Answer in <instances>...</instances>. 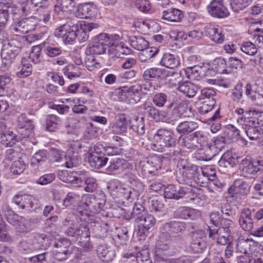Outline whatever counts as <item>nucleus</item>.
<instances>
[{"mask_svg": "<svg viewBox=\"0 0 263 263\" xmlns=\"http://www.w3.org/2000/svg\"><path fill=\"white\" fill-rule=\"evenodd\" d=\"M99 25L95 23L84 22L80 25V30L77 25L72 23H67L59 27L54 31V34L58 37H61L65 44L72 42L76 39L77 36L81 31L85 33L83 39L87 40L88 35L87 32L91 31L93 29L98 28Z\"/></svg>", "mask_w": 263, "mask_h": 263, "instance_id": "obj_1", "label": "nucleus"}, {"mask_svg": "<svg viewBox=\"0 0 263 263\" xmlns=\"http://www.w3.org/2000/svg\"><path fill=\"white\" fill-rule=\"evenodd\" d=\"M176 141V138L172 130L160 128L153 136L151 148L155 151L162 152L165 148L175 146Z\"/></svg>", "mask_w": 263, "mask_h": 263, "instance_id": "obj_2", "label": "nucleus"}, {"mask_svg": "<svg viewBox=\"0 0 263 263\" xmlns=\"http://www.w3.org/2000/svg\"><path fill=\"white\" fill-rule=\"evenodd\" d=\"M180 248H176L174 245L158 240L155 252V263H172V260L168 258L170 256L178 253Z\"/></svg>", "mask_w": 263, "mask_h": 263, "instance_id": "obj_3", "label": "nucleus"}, {"mask_svg": "<svg viewBox=\"0 0 263 263\" xmlns=\"http://www.w3.org/2000/svg\"><path fill=\"white\" fill-rule=\"evenodd\" d=\"M182 107V104H179L175 107L173 114L175 116L173 119L170 120L166 117V112L165 111L159 110L153 106H144V110L145 112L147 114L148 117L153 119L156 122H166L168 123L174 124L175 121L180 118L182 114L180 112V109Z\"/></svg>", "mask_w": 263, "mask_h": 263, "instance_id": "obj_4", "label": "nucleus"}, {"mask_svg": "<svg viewBox=\"0 0 263 263\" xmlns=\"http://www.w3.org/2000/svg\"><path fill=\"white\" fill-rule=\"evenodd\" d=\"M225 145L226 141L224 137L218 136L213 137L212 140L206 144L205 152L207 153V155L203 156H199V154L203 153V151L200 150L195 154V157L199 160H211L224 147Z\"/></svg>", "mask_w": 263, "mask_h": 263, "instance_id": "obj_5", "label": "nucleus"}, {"mask_svg": "<svg viewBox=\"0 0 263 263\" xmlns=\"http://www.w3.org/2000/svg\"><path fill=\"white\" fill-rule=\"evenodd\" d=\"M111 39L106 33H100L96 36L86 49L87 54H101L111 44Z\"/></svg>", "mask_w": 263, "mask_h": 263, "instance_id": "obj_6", "label": "nucleus"}, {"mask_svg": "<svg viewBox=\"0 0 263 263\" xmlns=\"http://www.w3.org/2000/svg\"><path fill=\"white\" fill-rule=\"evenodd\" d=\"M239 170L241 175L245 177L255 175L257 172L263 171V160L254 159L247 157L241 160Z\"/></svg>", "mask_w": 263, "mask_h": 263, "instance_id": "obj_7", "label": "nucleus"}, {"mask_svg": "<svg viewBox=\"0 0 263 263\" xmlns=\"http://www.w3.org/2000/svg\"><path fill=\"white\" fill-rule=\"evenodd\" d=\"M185 229V224L183 222L171 221L165 223L161 229L159 240L170 243L174 234L181 233Z\"/></svg>", "mask_w": 263, "mask_h": 263, "instance_id": "obj_8", "label": "nucleus"}, {"mask_svg": "<svg viewBox=\"0 0 263 263\" xmlns=\"http://www.w3.org/2000/svg\"><path fill=\"white\" fill-rule=\"evenodd\" d=\"M200 132L197 131L187 136H181L178 141L179 145L187 149H195L201 144L206 139Z\"/></svg>", "mask_w": 263, "mask_h": 263, "instance_id": "obj_9", "label": "nucleus"}, {"mask_svg": "<svg viewBox=\"0 0 263 263\" xmlns=\"http://www.w3.org/2000/svg\"><path fill=\"white\" fill-rule=\"evenodd\" d=\"M136 222L138 223L137 235L140 239H144L149 233V230L155 224L156 220L152 215L146 213L138 217Z\"/></svg>", "mask_w": 263, "mask_h": 263, "instance_id": "obj_10", "label": "nucleus"}, {"mask_svg": "<svg viewBox=\"0 0 263 263\" xmlns=\"http://www.w3.org/2000/svg\"><path fill=\"white\" fill-rule=\"evenodd\" d=\"M139 165L145 175H155L161 167V160L157 156H151L141 161Z\"/></svg>", "mask_w": 263, "mask_h": 263, "instance_id": "obj_11", "label": "nucleus"}, {"mask_svg": "<svg viewBox=\"0 0 263 263\" xmlns=\"http://www.w3.org/2000/svg\"><path fill=\"white\" fill-rule=\"evenodd\" d=\"M101 149L104 151L102 145H96L94 147V151L89 155L88 162L93 168L99 169L102 167L106 164L108 160Z\"/></svg>", "mask_w": 263, "mask_h": 263, "instance_id": "obj_12", "label": "nucleus"}, {"mask_svg": "<svg viewBox=\"0 0 263 263\" xmlns=\"http://www.w3.org/2000/svg\"><path fill=\"white\" fill-rule=\"evenodd\" d=\"M141 86L139 84L129 87L123 86L119 89V93L124 96L130 104H136L141 99L140 91Z\"/></svg>", "mask_w": 263, "mask_h": 263, "instance_id": "obj_13", "label": "nucleus"}, {"mask_svg": "<svg viewBox=\"0 0 263 263\" xmlns=\"http://www.w3.org/2000/svg\"><path fill=\"white\" fill-rule=\"evenodd\" d=\"M130 186L127 187L124 198L129 202L137 199L144 190V185L142 182L137 178H130Z\"/></svg>", "mask_w": 263, "mask_h": 263, "instance_id": "obj_14", "label": "nucleus"}, {"mask_svg": "<svg viewBox=\"0 0 263 263\" xmlns=\"http://www.w3.org/2000/svg\"><path fill=\"white\" fill-rule=\"evenodd\" d=\"M204 236V232L202 230H197L192 233L190 249L193 252L200 253L206 248V243L203 239Z\"/></svg>", "mask_w": 263, "mask_h": 263, "instance_id": "obj_15", "label": "nucleus"}, {"mask_svg": "<svg viewBox=\"0 0 263 263\" xmlns=\"http://www.w3.org/2000/svg\"><path fill=\"white\" fill-rule=\"evenodd\" d=\"M257 248V243L252 239L247 238L246 239L239 238L236 245V251L245 254L248 258L253 257L255 254Z\"/></svg>", "mask_w": 263, "mask_h": 263, "instance_id": "obj_16", "label": "nucleus"}, {"mask_svg": "<svg viewBox=\"0 0 263 263\" xmlns=\"http://www.w3.org/2000/svg\"><path fill=\"white\" fill-rule=\"evenodd\" d=\"M210 14L217 18H224L229 15V12L224 6L223 0H213L207 7Z\"/></svg>", "mask_w": 263, "mask_h": 263, "instance_id": "obj_17", "label": "nucleus"}, {"mask_svg": "<svg viewBox=\"0 0 263 263\" xmlns=\"http://www.w3.org/2000/svg\"><path fill=\"white\" fill-rule=\"evenodd\" d=\"M189 189L174 184L168 185L164 189V197L168 199L178 200L189 193Z\"/></svg>", "mask_w": 263, "mask_h": 263, "instance_id": "obj_18", "label": "nucleus"}, {"mask_svg": "<svg viewBox=\"0 0 263 263\" xmlns=\"http://www.w3.org/2000/svg\"><path fill=\"white\" fill-rule=\"evenodd\" d=\"M204 32L206 35L214 42L221 44L223 42L225 36L223 33L222 28L218 25H209L205 27Z\"/></svg>", "mask_w": 263, "mask_h": 263, "instance_id": "obj_19", "label": "nucleus"}, {"mask_svg": "<svg viewBox=\"0 0 263 263\" xmlns=\"http://www.w3.org/2000/svg\"><path fill=\"white\" fill-rule=\"evenodd\" d=\"M239 225L245 231H251L254 227L253 219L251 210L249 208H244L240 213Z\"/></svg>", "mask_w": 263, "mask_h": 263, "instance_id": "obj_20", "label": "nucleus"}, {"mask_svg": "<svg viewBox=\"0 0 263 263\" xmlns=\"http://www.w3.org/2000/svg\"><path fill=\"white\" fill-rule=\"evenodd\" d=\"M36 25L37 22L35 17H27L18 21L16 24L14 30L16 32L25 34L34 30Z\"/></svg>", "mask_w": 263, "mask_h": 263, "instance_id": "obj_21", "label": "nucleus"}, {"mask_svg": "<svg viewBox=\"0 0 263 263\" xmlns=\"http://www.w3.org/2000/svg\"><path fill=\"white\" fill-rule=\"evenodd\" d=\"M17 126L22 130L21 134L24 138L28 137L34 128L32 120L28 119L24 114L18 117Z\"/></svg>", "mask_w": 263, "mask_h": 263, "instance_id": "obj_22", "label": "nucleus"}, {"mask_svg": "<svg viewBox=\"0 0 263 263\" xmlns=\"http://www.w3.org/2000/svg\"><path fill=\"white\" fill-rule=\"evenodd\" d=\"M174 217L183 219H195L200 215L199 211L186 206H181L177 209L174 214Z\"/></svg>", "mask_w": 263, "mask_h": 263, "instance_id": "obj_23", "label": "nucleus"}, {"mask_svg": "<svg viewBox=\"0 0 263 263\" xmlns=\"http://www.w3.org/2000/svg\"><path fill=\"white\" fill-rule=\"evenodd\" d=\"M97 12L96 7L89 3H84L78 6L76 16L80 18H87L93 17Z\"/></svg>", "mask_w": 263, "mask_h": 263, "instance_id": "obj_24", "label": "nucleus"}, {"mask_svg": "<svg viewBox=\"0 0 263 263\" xmlns=\"http://www.w3.org/2000/svg\"><path fill=\"white\" fill-rule=\"evenodd\" d=\"M246 94L256 105L263 106V92L257 90V86L254 85L247 84L246 86Z\"/></svg>", "mask_w": 263, "mask_h": 263, "instance_id": "obj_25", "label": "nucleus"}, {"mask_svg": "<svg viewBox=\"0 0 263 263\" xmlns=\"http://www.w3.org/2000/svg\"><path fill=\"white\" fill-rule=\"evenodd\" d=\"M109 54H112L115 57L122 58L125 55H128L132 53V50L122 43L118 44L111 42V44L108 49Z\"/></svg>", "mask_w": 263, "mask_h": 263, "instance_id": "obj_26", "label": "nucleus"}, {"mask_svg": "<svg viewBox=\"0 0 263 263\" xmlns=\"http://www.w3.org/2000/svg\"><path fill=\"white\" fill-rule=\"evenodd\" d=\"M33 197L30 195H16L13 198V202L22 209L29 210L33 206Z\"/></svg>", "mask_w": 263, "mask_h": 263, "instance_id": "obj_27", "label": "nucleus"}, {"mask_svg": "<svg viewBox=\"0 0 263 263\" xmlns=\"http://www.w3.org/2000/svg\"><path fill=\"white\" fill-rule=\"evenodd\" d=\"M164 69L151 68L146 69L142 74L144 81L148 82L155 80L162 79Z\"/></svg>", "mask_w": 263, "mask_h": 263, "instance_id": "obj_28", "label": "nucleus"}, {"mask_svg": "<svg viewBox=\"0 0 263 263\" xmlns=\"http://www.w3.org/2000/svg\"><path fill=\"white\" fill-rule=\"evenodd\" d=\"M160 64L168 68L173 69L179 66L180 63L178 57L170 53H165L161 60Z\"/></svg>", "mask_w": 263, "mask_h": 263, "instance_id": "obj_29", "label": "nucleus"}, {"mask_svg": "<svg viewBox=\"0 0 263 263\" xmlns=\"http://www.w3.org/2000/svg\"><path fill=\"white\" fill-rule=\"evenodd\" d=\"M198 168L195 165L183 166L182 167V174L188 179H193L197 183H203V181H200L198 177Z\"/></svg>", "mask_w": 263, "mask_h": 263, "instance_id": "obj_30", "label": "nucleus"}, {"mask_svg": "<svg viewBox=\"0 0 263 263\" xmlns=\"http://www.w3.org/2000/svg\"><path fill=\"white\" fill-rule=\"evenodd\" d=\"M183 17L182 12L175 8H170L163 11L162 18L171 22H179Z\"/></svg>", "mask_w": 263, "mask_h": 263, "instance_id": "obj_31", "label": "nucleus"}, {"mask_svg": "<svg viewBox=\"0 0 263 263\" xmlns=\"http://www.w3.org/2000/svg\"><path fill=\"white\" fill-rule=\"evenodd\" d=\"M198 89L197 86L188 81L181 83L178 87V90L189 98L194 97Z\"/></svg>", "mask_w": 263, "mask_h": 263, "instance_id": "obj_32", "label": "nucleus"}, {"mask_svg": "<svg viewBox=\"0 0 263 263\" xmlns=\"http://www.w3.org/2000/svg\"><path fill=\"white\" fill-rule=\"evenodd\" d=\"M85 171H72L68 174L63 181L67 183H70L73 185H79L84 182L85 179Z\"/></svg>", "mask_w": 263, "mask_h": 263, "instance_id": "obj_33", "label": "nucleus"}, {"mask_svg": "<svg viewBox=\"0 0 263 263\" xmlns=\"http://www.w3.org/2000/svg\"><path fill=\"white\" fill-rule=\"evenodd\" d=\"M168 82L172 86L179 85L181 84L182 77L180 72L170 71L164 69L163 78Z\"/></svg>", "mask_w": 263, "mask_h": 263, "instance_id": "obj_34", "label": "nucleus"}, {"mask_svg": "<svg viewBox=\"0 0 263 263\" xmlns=\"http://www.w3.org/2000/svg\"><path fill=\"white\" fill-rule=\"evenodd\" d=\"M98 251L99 257L105 262H111L116 256L115 249L110 247H101Z\"/></svg>", "mask_w": 263, "mask_h": 263, "instance_id": "obj_35", "label": "nucleus"}, {"mask_svg": "<svg viewBox=\"0 0 263 263\" xmlns=\"http://www.w3.org/2000/svg\"><path fill=\"white\" fill-rule=\"evenodd\" d=\"M64 162L67 168L77 167L81 163V158L77 153H74L69 149L66 153Z\"/></svg>", "mask_w": 263, "mask_h": 263, "instance_id": "obj_36", "label": "nucleus"}, {"mask_svg": "<svg viewBox=\"0 0 263 263\" xmlns=\"http://www.w3.org/2000/svg\"><path fill=\"white\" fill-rule=\"evenodd\" d=\"M52 7L49 5L40 8L37 10V16H34L36 21L42 22L44 24H47L51 19L52 16Z\"/></svg>", "mask_w": 263, "mask_h": 263, "instance_id": "obj_37", "label": "nucleus"}, {"mask_svg": "<svg viewBox=\"0 0 263 263\" xmlns=\"http://www.w3.org/2000/svg\"><path fill=\"white\" fill-rule=\"evenodd\" d=\"M77 4L75 0H57L54 5V12L59 13L60 12L71 10Z\"/></svg>", "mask_w": 263, "mask_h": 263, "instance_id": "obj_38", "label": "nucleus"}, {"mask_svg": "<svg viewBox=\"0 0 263 263\" xmlns=\"http://www.w3.org/2000/svg\"><path fill=\"white\" fill-rule=\"evenodd\" d=\"M129 41L130 45L138 50H143L148 46V42L142 36L132 35Z\"/></svg>", "mask_w": 263, "mask_h": 263, "instance_id": "obj_39", "label": "nucleus"}, {"mask_svg": "<svg viewBox=\"0 0 263 263\" xmlns=\"http://www.w3.org/2000/svg\"><path fill=\"white\" fill-rule=\"evenodd\" d=\"M198 124L194 121H185L180 122L176 127L179 134L190 133L197 128Z\"/></svg>", "mask_w": 263, "mask_h": 263, "instance_id": "obj_40", "label": "nucleus"}, {"mask_svg": "<svg viewBox=\"0 0 263 263\" xmlns=\"http://www.w3.org/2000/svg\"><path fill=\"white\" fill-rule=\"evenodd\" d=\"M18 54L10 49L9 47L3 46L1 55L3 62L6 65H9L12 63Z\"/></svg>", "mask_w": 263, "mask_h": 263, "instance_id": "obj_41", "label": "nucleus"}, {"mask_svg": "<svg viewBox=\"0 0 263 263\" xmlns=\"http://www.w3.org/2000/svg\"><path fill=\"white\" fill-rule=\"evenodd\" d=\"M61 124L60 118L54 115L47 116L46 119V129L49 132H54Z\"/></svg>", "mask_w": 263, "mask_h": 263, "instance_id": "obj_42", "label": "nucleus"}, {"mask_svg": "<svg viewBox=\"0 0 263 263\" xmlns=\"http://www.w3.org/2000/svg\"><path fill=\"white\" fill-rule=\"evenodd\" d=\"M250 188V186L247 182L241 180H236L230 189L233 190L235 193L239 192L241 194H245L249 192Z\"/></svg>", "mask_w": 263, "mask_h": 263, "instance_id": "obj_43", "label": "nucleus"}, {"mask_svg": "<svg viewBox=\"0 0 263 263\" xmlns=\"http://www.w3.org/2000/svg\"><path fill=\"white\" fill-rule=\"evenodd\" d=\"M209 236L215 240L217 245L224 246L227 243L230 242L232 240L231 238L228 237L226 236H222L216 233H214L212 231V229L210 227H209Z\"/></svg>", "mask_w": 263, "mask_h": 263, "instance_id": "obj_44", "label": "nucleus"}, {"mask_svg": "<svg viewBox=\"0 0 263 263\" xmlns=\"http://www.w3.org/2000/svg\"><path fill=\"white\" fill-rule=\"evenodd\" d=\"M139 54V58L142 62H145L148 60L154 58L159 52V49L155 47H147Z\"/></svg>", "mask_w": 263, "mask_h": 263, "instance_id": "obj_45", "label": "nucleus"}, {"mask_svg": "<svg viewBox=\"0 0 263 263\" xmlns=\"http://www.w3.org/2000/svg\"><path fill=\"white\" fill-rule=\"evenodd\" d=\"M63 72L69 79L79 77L81 74L79 68L73 64L69 65L65 67L63 69Z\"/></svg>", "mask_w": 263, "mask_h": 263, "instance_id": "obj_46", "label": "nucleus"}, {"mask_svg": "<svg viewBox=\"0 0 263 263\" xmlns=\"http://www.w3.org/2000/svg\"><path fill=\"white\" fill-rule=\"evenodd\" d=\"M230 6L234 11L238 12L246 8L251 2V0H228Z\"/></svg>", "mask_w": 263, "mask_h": 263, "instance_id": "obj_47", "label": "nucleus"}, {"mask_svg": "<svg viewBox=\"0 0 263 263\" xmlns=\"http://www.w3.org/2000/svg\"><path fill=\"white\" fill-rule=\"evenodd\" d=\"M131 129L139 135L145 133V124L143 118H136L132 122Z\"/></svg>", "mask_w": 263, "mask_h": 263, "instance_id": "obj_48", "label": "nucleus"}, {"mask_svg": "<svg viewBox=\"0 0 263 263\" xmlns=\"http://www.w3.org/2000/svg\"><path fill=\"white\" fill-rule=\"evenodd\" d=\"M26 168V164L23 159L14 161L10 167V171L14 175H20Z\"/></svg>", "mask_w": 263, "mask_h": 263, "instance_id": "obj_49", "label": "nucleus"}, {"mask_svg": "<svg viewBox=\"0 0 263 263\" xmlns=\"http://www.w3.org/2000/svg\"><path fill=\"white\" fill-rule=\"evenodd\" d=\"M237 123L242 126V128L245 130L246 128H251L256 126L257 122L254 118L248 117L244 118L243 116L239 117L237 119Z\"/></svg>", "mask_w": 263, "mask_h": 263, "instance_id": "obj_50", "label": "nucleus"}, {"mask_svg": "<svg viewBox=\"0 0 263 263\" xmlns=\"http://www.w3.org/2000/svg\"><path fill=\"white\" fill-rule=\"evenodd\" d=\"M137 263H153L148 249H142L136 254Z\"/></svg>", "mask_w": 263, "mask_h": 263, "instance_id": "obj_51", "label": "nucleus"}, {"mask_svg": "<svg viewBox=\"0 0 263 263\" xmlns=\"http://www.w3.org/2000/svg\"><path fill=\"white\" fill-rule=\"evenodd\" d=\"M108 187L111 191H115L118 193V195H122L124 197V194L125 193L126 188L121 184V182L117 180H111L108 183Z\"/></svg>", "mask_w": 263, "mask_h": 263, "instance_id": "obj_52", "label": "nucleus"}, {"mask_svg": "<svg viewBox=\"0 0 263 263\" xmlns=\"http://www.w3.org/2000/svg\"><path fill=\"white\" fill-rule=\"evenodd\" d=\"M47 160L46 152L40 151L36 152L32 157L31 160V164L33 166L35 165H41Z\"/></svg>", "mask_w": 263, "mask_h": 263, "instance_id": "obj_53", "label": "nucleus"}, {"mask_svg": "<svg viewBox=\"0 0 263 263\" xmlns=\"http://www.w3.org/2000/svg\"><path fill=\"white\" fill-rule=\"evenodd\" d=\"M164 199L155 198L151 200V209L152 212H161L164 209Z\"/></svg>", "mask_w": 263, "mask_h": 263, "instance_id": "obj_54", "label": "nucleus"}, {"mask_svg": "<svg viewBox=\"0 0 263 263\" xmlns=\"http://www.w3.org/2000/svg\"><path fill=\"white\" fill-rule=\"evenodd\" d=\"M200 169H201V168ZM209 171L213 172L211 168L209 167H206L204 168H202L201 172L203 176L210 180L213 185H215L217 187H220L221 186V184L220 182H218V181L215 179V173L213 172L212 174L209 175Z\"/></svg>", "mask_w": 263, "mask_h": 263, "instance_id": "obj_55", "label": "nucleus"}, {"mask_svg": "<svg viewBox=\"0 0 263 263\" xmlns=\"http://www.w3.org/2000/svg\"><path fill=\"white\" fill-rule=\"evenodd\" d=\"M127 126L124 118H120L111 126V130L116 134H121L126 130Z\"/></svg>", "mask_w": 263, "mask_h": 263, "instance_id": "obj_56", "label": "nucleus"}, {"mask_svg": "<svg viewBox=\"0 0 263 263\" xmlns=\"http://www.w3.org/2000/svg\"><path fill=\"white\" fill-rule=\"evenodd\" d=\"M2 142L7 146H12L16 142L15 135L12 132L3 133L1 136Z\"/></svg>", "mask_w": 263, "mask_h": 263, "instance_id": "obj_57", "label": "nucleus"}, {"mask_svg": "<svg viewBox=\"0 0 263 263\" xmlns=\"http://www.w3.org/2000/svg\"><path fill=\"white\" fill-rule=\"evenodd\" d=\"M216 95L215 91L210 88H204L201 91V94L199 97V100L205 101L209 102L211 99H214V97Z\"/></svg>", "mask_w": 263, "mask_h": 263, "instance_id": "obj_58", "label": "nucleus"}, {"mask_svg": "<svg viewBox=\"0 0 263 263\" xmlns=\"http://www.w3.org/2000/svg\"><path fill=\"white\" fill-rule=\"evenodd\" d=\"M86 186L85 191L87 192L92 193L96 190L97 186L96 179L93 177H88L85 172V179L84 180Z\"/></svg>", "mask_w": 263, "mask_h": 263, "instance_id": "obj_59", "label": "nucleus"}, {"mask_svg": "<svg viewBox=\"0 0 263 263\" xmlns=\"http://www.w3.org/2000/svg\"><path fill=\"white\" fill-rule=\"evenodd\" d=\"M44 52L46 54L50 57H54L61 54L62 50L58 46L53 44L45 45Z\"/></svg>", "mask_w": 263, "mask_h": 263, "instance_id": "obj_60", "label": "nucleus"}, {"mask_svg": "<svg viewBox=\"0 0 263 263\" xmlns=\"http://www.w3.org/2000/svg\"><path fill=\"white\" fill-rule=\"evenodd\" d=\"M23 154L17 150L13 148L7 149L5 152V159L9 161H16L18 159H22Z\"/></svg>", "mask_w": 263, "mask_h": 263, "instance_id": "obj_61", "label": "nucleus"}, {"mask_svg": "<svg viewBox=\"0 0 263 263\" xmlns=\"http://www.w3.org/2000/svg\"><path fill=\"white\" fill-rule=\"evenodd\" d=\"M240 48L243 52L248 55H253L257 52L256 45L251 42H244Z\"/></svg>", "mask_w": 263, "mask_h": 263, "instance_id": "obj_62", "label": "nucleus"}, {"mask_svg": "<svg viewBox=\"0 0 263 263\" xmlns=\"http://www.w3.org/2000/svg\"><path fill=\"white\" fill-rule=\"evenodd\" d=\"M41 49L40 46H35L32 47V51L29 54L28 59L34 64L39 63L41 61Z\"/></svg>", "mask_w": 263, "mask_h": 263, "instance_id": "obj_63", "label": "nucleus"}, {"mask_svg": "<svg viewBox=\"0 0 263 263\" xmlns=\"http://www.w3.org/2000/svg\"><path fill=\"white\" fill-rule=\"evenodd\" d=\"M70 246V241L67 238H61L54 242L53 247L54 250L69 251L67 249Z\"/></svg>", "mask_w": 263, "mask_h": 263, "instance_id": "obj_64", "label": "nucleus"}]
</instances>
